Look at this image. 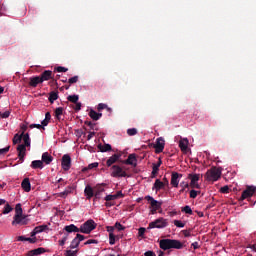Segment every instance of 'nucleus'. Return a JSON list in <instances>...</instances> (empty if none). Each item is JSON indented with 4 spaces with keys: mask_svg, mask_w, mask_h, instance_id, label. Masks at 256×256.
Segmentation results:
<instances>
[{
    "mask_svg": "<svg viewBox=\"0 0 256 256\" xmlns=\"http://www.w3.org/2000/svg\"><path fill=\"white\" fill-rule=\"evenodd\" d=\"M22 139L24 144H19L17 146L18 151V163H23L25 161V155H27V147H31V138H29V133L22 132Z\"/></svg>",
    "mask_w": 256,
    "mask_h": 256,
    "instance_id": "nucleus-1",
    "label": "nucleus"
},
{
    "mask_svg": "<svg viewBox=\"0 0 256 256\" xmlns=\"http://www.w3.org/2000/svg\"><path fill=\"white\" fill-rule=\"evenodd\" d=\"M160 249L169 251V249H183V243L175 239H162L159 241Z\"/></svg>",
    "mask_w": 256,
    "mask_h": 256,
    "instance_id": "nucleus-2",
    "label": "nucleus"
},
{
    "mask_svg": "<svg viewBox=\"0 0 256 256\" xmlns=\"http://www.w3.org/2000/svg\"><path fill=\"white\" fill-rule=\"evenodd\" d=\"M168 225H169V220L163 217H160L150 222L148 225V229H165V227H168Z\"/></svg>",
    "mask_w": 256,
    "mask_h": 256,
    "instance_id": "nucleus-3",
    "label": "nucleus"
},
{
    "mask_svg": "<svg viewBox=\"0 0 256 256\" xmlns=\"http://www.w3.org/2000/svg\"><path fill=\"white\" fill-rule=\"evenodd\" d=\"M205 177L207 181H219V179H221V168L212 167L206 172Z\"/></svg>",
    "mask_w": 256,
    "mask_h": 256,
    "instance_id": "nucleus-4",
    "label": "nucleus"
},
{
    "mask_svg": "<svg viewBox=\"0 0 256 256\" xmlns=\"http://www.w3.org/2000/svg\"><path fill=\"white\" fill-rule=\"evenodd\" d=\"M94 229H97V223H95L93 219H89L80 226V233L89 235Z\"/></svg>",
    "mask_w": 256,
    "mask_h": 256,
    "instance_id": "nucleus-5",
    "label": "nucleus"
},
{
    "mask_svg": "<svg viewBox=\"0 0 256 256\" xmlns=\"http://www.w3.org/2000/svg\"><path fill=\"white\" fill-rule=\"evenodd\" d=\"M111 171V177H127V172L119 165H113Z\"/></svg>",
    "mask_w": 256,
    "mask_h": 256,
    "instance_id": "nucleus-6",
    "label": "nucleus"
},
{
    "mask_svg": "<svg viewBox=\"0 0 256 256\" xmlns=\"http://www.w3.org/2000/svg\"><path fill=\"white\" fill-rule=\"evenodd\" d=\"M255 193H256L255 186H247L246 189L242 192L240 201H245V199H251V197H253Z\"/></svg>",
    "mask_w": 256,
    "mask_h": 256,
    "instance_id": "nucleus-7",
    "label": "nucleus"
},
{
    "mask_svg": "<svg viewBox=\"0 0 256 256\" xmlns=\"http://www.w3.org/2000/svg\"><path fill=\"white\" fill-rule=\"evenodd\" d=\"M199 174H189L188 179H190V187L192 189H201V186L199 185Z\"/></svg>",
    "mask_w": 256,
    "mask_h": 256,
    "instance_id": "nucleus-8",
    "label": "nucleus"
},
{
    "mask_svg": "<svg viewBox=\"0 0 256 256\" xmlns=\"http://www.w3.org/2000/svg\"><path fill=\"white\" fill-rule=\"evenodd\" d=\"M12 225L17 227V225H27V216L21 215H14Z\"/></svg>",
    "mask_w": 256,
    "mask_h": 256,
    "instance_id": "nucleus-9",
    "label": "nucleus"
},
{
    "mask_svg": "<svg viewBox=\"0 0 256 256\" xmlns=\"http://www.w3.org/2000/svg\"><path fill=\"white\" fill-rule=\"evenodd\" d=\"M61 166L64 171H69V169H71V156H69V154H64L62 156Z\"/></svg>",
    "mask_w": 256,
    "mask_h": 256,
    "instance_id": "nucleus-10",
    "label": "nucleus"
},
{
    "mask_svg": "<svg viewBox=\"0 0 256 256\" xmlns=\"http://www.w3.org/2000/svg\"><path fill=\"white\" fill-rule=\"evenodd\" d=\"M154 149L155 153H163V149H165V140L162 137L157 138Z\"/></svg>",
    "mask_w": 256,
    "mask_h": 256,
    "instance_id": "nucleus-11",
    "label": "nucleus"
},
{
    "mask_svg": "<svg viewBox=\"0 0 256 256\" xmlns=\"http://www.w3.org/2000/svg\"><path fill=\"white\" fill-rule=\"evenodd\" d=\"M181 177H183V174H180L178 172H172L171 175V186L172 187H179V179H181Z\"/></svg>",
    "mask_w": 256,
    "mask_h": 256,
    "instance_id": "nucleus-12",
    "label": "nucleus"
},
{
    "mask_svg": "<svg viewBox=\"0 0 256 256\" xmlns=\"http://www.w3.org/2000/svg\"><path fill=\"white\" fill-rule=\"evenodd\" d=\"M145 200H146V201H149V203H150L152 209H161L162 203L159 202V201H157V200H155V199H153L152 196H150V195L145 196Z\"/></svg>",
    "mask_w": 256,
    "mask_h": 256,
    "instance_id": "nucleus-13",
    "label": "nucleus"
},
{
    "mask_svg": "<svg viewBox=\"0 0 256 256\" xmlns=\"http://www.w3.org/2000/svg\"><path fill=\"white\" fill-rule=\"evenodd\" d=\"M125 165H132V167H137V156L135 154H129L128 158L124 160Z\"/></svg>",
    "mask_w": 256,
    "mask_h": 256,
    "instance_id": "nucleus-14",
    "label": "nucleus"
},
{
    "mask_svg": "<svg viewBox=\"0 0 256 256\" xmlns=\"http://www.w3.org/2000/svg\"><path fill=\"white\" fill-rule=\"evenodd\" d=\"M163 164V161H161V158H159L158 163H153L152 164V173L151 177L154 179V177L157 176V173H159V167Z\"/></svg>",
    "mask_w": 256,
    "mask_h": 256,
    "instance_id": "nucleus-15",
    "label": "nucleus"
},
{
    "mask_svg": "<svg viewBox=\"0 0 256 256\" xmlns=\"http://www.w3.org/2000/svg\"><path fill=\"white\" fill-rule=\"evenodd\" d=\"M42 164L45 163V165H51L53 163V156L49 154V152H44L42 154Z\"/></svg>",
    "mask_w": 256,
    "mask_h": 256,
    "instance_id": "nucleus-16",
    "label": "nucleus"
},
{
    "mask_svg": "<svg viewBox=\"0 0 256 256\" xmlns=\"http://www.w3.org/2000/svg\"><path fill=\"white\" fill-rule=\"evenodd\" d=\"M40 83H43L41 76H34V77H30L29 79L30 87H37V85H39Z\"/></svg>",
    "mask_w": 256,
    "mask_h": 256,
    "instance_id": "nucleus-17",
    "label": "nucleus"
},
{
    "mask_svg": "<svg viewBox=\"0 0 256 256\" xmlns=\"http://www.w3.org/2000/svg\"><path fill=\"white\" fill-rule=\"evenodd\" d=\"M64 231H66L67 233H81L80 228L75 226V224H70L68 226H65Z\"/></svg>",
    "mask_w": 256,
    "mask_h": 256,
    "instance_id": "nucleus-18",
    "label": "nucleus"
},
{
    "mask_svg": "<svg viewBox=\"0 0 256 256\" xmlns=\"http://www.w3.org/2000/svg\"><path fill=\"white\" fill-rule=\"evenodd\" d=\"M105 191V184L97 185L95 188V199H101V193Z\"/></svg>",
    "mask_w": 256,
    "mask_h": 256,
    "instance_id": "nucleus-19",
    "label": "nucleus"
},
{
    "mask_svg": "<svg viewBox=\"0 0 256 256\" xmlns=\"http://www.w3.org/2000/svg\"><path fill=\"white\" fill-rule=\"evenodd\" d=\"M40 79L43 81H49V79H53V72L50 70H46L44 71L41 75H40Z\"/></svg>",
    "mask_w": 256,
    "mask_h": 256,
    "instance_id": "nucleus-20",
    "label": "nucleus"
},
{
    "mask_svg": "<svg viewBox=\"0 0 256 256\" xmlns=\"http://www.w3.org/2000/svg\"><path fill=\"white\" fill-rule=\"evenodd\" d=\"M88 115L93 121H99L103 117V113H98L93 109L90 110Z\"/></svg>",
    "mask_w": 256,
    "mask_h": 256,
    "instance_id": "nucleus-21",
    "label": "nucleus"
},
{
    "mask_svg": "<svg viewBox=\"0 0 256 256\" xmlns=\"http://www.w3.org/2000/svg\"><path fill=\"white\" fill-rule=\"evenodd\" d=\"M118 159H121V154H113V155L106 161L107 167H111V165H114V163H115Z\"/></svg>",
    "mask_w": 256,
    "mask_h": 256,
    "instance_id": "nucleus-22",
    "label": "nucleus"
},
{
    "mask_svg": "<svg viewBox=\"0 0 256 256\" xmlns=\"http://www.w3.org/2000/svg\"><path fill=\"white\" fill-rule=\"evenodd\" d=\"M45 253V248H36L34 250H30L27 253V256H37V255H43Z\"/></svg>",
    "mask_w": 256,
    "mask_h": 256,
    "instance_id": "nucleus-23",
    "label": "nucleus"
},
{
    "mask_svg": "<svg viewBox=\"0 0 256 256\" xmlns=\"http://www.w3.org/2000/svg\"><path fill=\"white\" fill-rule=\"evenodd\" d=\"M179 147H180L181 151H183V153H185L187 151V149H189V140H187V138L180 140Z\"/></svg>",
    "mask_w": 256,
    "mask_h": 256,
    "instance_id": "nucleus-24",
    "label": "nucleus"
},
{
    "mask_svg": "<svg viewBox=\"0 0 256 256\" xmlns=\"http://www.w3.org/2000/svg\"><path fill=\"white\" fill-rule=\"evenodd\" d=\"M21 187L26 191V193H29V191H31V181L29 180V178H25L22 181Z\"/></svg>",
    "mask_w": 256,
    "mask_h": 256,
    "instance_id": "nucleus-25",
    "label": "nucleus"
},
{
    "mask_svg": "<svg viewBox=\"0 0 256 256\" xmlns=\"http://www.w3.org/2000/svg\"><path fill=\"white\" fill-rule=\"evenodd\" d=\"M30 167L32 169H43L44 165H43V161L41 160H34L31 162Z\"/></svg>",
    "mask_w": 256,
    "mask_h": 256,
    "instance_id": "nucleus-26",
    "label": "nucleus"
},
{
    "mask_svg": "<svg viewBox=\"0 0 256 256\" xmlns=\"http://www.w3.org/2000/svg\"><path fill=\"white\" fill-rule=\"evenodd\" d=\"M98 149L101 151V153H107L108 151H112L111 144H98Z\"/></svg>",
    "mask_w": 256,
    "mask_h": 256,
    "instance_id": "nucleus-27",
    "label": "nucleus"
},
{
    "mask_svg": "<svg viewBox=\"0 0 256 256\" xmlns=\"http://www.w3.org/2000/svg\"><path fill=\"white\" fill-rule=\"evenodd\" d=\"M84 193L87 196V199L95 197V192L93 191V188L91 186H86Z\"/></svg>",
    "mask_w": 256,
    "mask_h": 256,
    "instance_id": "nucleus-28",
    "label": "nucleus"
},
{
    "mask_svg": "<svg viewBox=\"0 0 256 256\" xmlns=\"http://www.w3.org/2000/svg\"><path fill=\"white\" fill-rule=\"evenodd\" d=\"M163 187H165V183L161 182V180L159 179H156L152 189H156V191H161Z\"/></svg>",
    "mask_w": 256,
    "mask_h": 256,
    "instance_id": "nucleus-29",
    "label": "nucleus"
},
{
    "mask_svg": "<svg viewBox=\"0 0 256 256\" xmlns=\"http://www.w3.org/2000/svg\"><path fill=\"white\" fill-rule=\"evenodd\" d=\"M57 99H59V94L55 91L50 92L49 98H48L49 102L55 103V101H57Z\"/></svg>",
    "mask_w": 256,
    "mask_h": 256,
    "instance_id": "nucleus-30",
    "label": "nucleus"
},
{
    "mask_svg": "<svg viewBox=\"0 0 256 256\" xmlns=\"http://www.w3.org/2000/svg\"><path fill=\"white\" fill-rule=\"evenodd\" d=\"M180 187H182V189L179 190V195H181L182 193H185L186 189H189V182L182 181L180 183Z\"/></svg>",
    "mask_w": 256,
    "mask_h": 256,
    "instance_id": "nucleus-31",
    "label": "nucleus"
},
{
    "mask_svg": "<svg viewBox=\"0 0 256 256\" xmlns=\"http://www.w3.org/2000/svg\"><path fill=\"white\" fill-rule=\"evenodd\" d=\"M71 193V187H68L65 189V191L60 192L58 194V197H61L62 199H65V197H67V195H69Z\"/></svg>",
    "mask_w": 256,
    "mask_h": 256,
    "instance_id": "nucleus-32",
    "label": "nucleus"
},
{
    "mask_svg": "<svg viewBox=\"0 0 256 256\" xmlns=\"http://www.w3.org/2000/svg\"><path fill=\"white\" fill-rule=\"evenodd\" d=\"M23 139V135L15 134L13 137V145H17L18 143H21Z\"/></svg>",
    "mask_w": 256,
    "mask_h": 256,
    "instance_id": "nucleus-33",
    "label": "nucleus"
},
{
    "mask_svg": "<svg viewBox=\"0 0 256 256\" xmlns=\"http://www.w3.org/2000/svg\"><path fill=\"white\" fill-rule=\"evenodd\" d=\"M11 211H13V207H11V205H9V203H7L4 206L2 213H3V215H9V213H11Z\"/></svg>",
    "mask_w": 256,
    "mask_h": 256,
    "instance_id": "nucleus-34",
    "label": "nucleus"
},
{
    "mask_svg": "<svg viewBox=\"0 0 256 256\" xmlns=\"http://www.w3.org/2000/svg\"><path fill=\"white\" fill-rule=\"evenodd\" d=\"M80 243L81 242L75 237L70 244V249H77Z\"/></svg>",
    "mask_w": 256,
    "mask_h": 256,
    "instance_id": "nucleus-35",
    "label": "nucleus"
},
{
    "mask_svg": "<svg viewBox=\"0 0 256 256\" xmlns=\"http://www.w3.org/2000/svg\"><path fill=\"white\" fill-rule=\"evenodd\" d=\"M67 100L70 101V103H77L79 101V95H70L67 97Z\"/></svg>",
    "mask_w": 256,
    "mask_h": 256,
    "instance_id": "nucleus-36",
    "label": "nucleus"
},
{
    "mask_svg": "<svg viewBox=\"0 0 256 256\" xmlns=\"http://www.w3.org/2000/svg\"><path fill=\"white\" fill-rule=\"evenodd\" d=\"M15 215H23V208L21 207V203L16 204Z\"/></svg>",
    "mask_w": 256,
    "mask_h": 256,
    "instance_id": "nucleus-37",
    "label": "nucleus"
},
{
    "mask_svg": "<svg viewBox=\"0 0 256 256\" xmlns=\"http://www.w3.org/2000/svg\"><path fill=\"white\" fill-rule=\"evenodd\" d=\"M61 115H63V107H58L55 110V117L57 119H61Z\"/></svg>",
    "mask_w": 256,
    "mask_h": 256,
    "instance_id": "nucleus-38",
    "label": "nucleus"
},
{
    "mask_svg": "<svg viewBox=\"0 0 256 256\" xmlns=\"http://www.w3.org/2000/svg\"><path fill=\"white\" fill-rule=\"evenodd\" d=\"M182 211L186 213L187 215H193V210L191 209V206L186 205L182 208Z\"/></svg>",
    "mask_w": 256,
    "mask_h": 256,
    "instance_id": "nucleus-39",
    "label": "nucleus"
},
{
    "mask_svg": "<svg viewBox=\"0 0 256 256\" xmlns=\"http://www.w3.org/2000/svg\"><path fill=\"white\" fill-rule=\"evenodd\" d=\"M127 135H129V137H133V136L137 135V129L136 128H129L127 130Z\"/></svg>",
    "mask_w": 256,
    "mask_h": 256,
    "instance_id": "nucleus-40",
    "label": "nucleus"
},
{
    "mask_svg": "<svg viewBox=\"0 0 256 256\" xmlns=\"http://www.w3.org/2000/svg\"><path fill=\"white\" fill-rule=\"evenodd\" d=\"M55 71H57V73H67V71H69V69L66 67H63V66H58L55 68Z\"/></svg>",
    "mask_w": 256,
    "mask_h": 256,
    "instance_id": "nucleus-41",
    "label": "nucleus"
},
{
    "mask_svg": "<svg viewBox=\"0 0 256 256\" xmlns=\"http://www.w3.org/2000/svg\"><path fill=\"white\" fill-rule=\"evenodd\" d=\"M36 230V233H43V231H45V229H47V225H41V226H37L34 228Z\"/></svg>",
    "mask_w": 256,
    "mask_h": 256,
    "instance_id": "nucleus-42",
    "label": "nucleus"
},
{
    "mask_svg": "<svg viewBox=\"0 0 256 256\" xmlns=\"http://www.w3.org/2000/svg\"><path fill=\"white\" fill-rule=\"evenodd\" d=\"M104 200H105L106 202L115 201V200H117V196H115V194H113V195L109 194V195H107V196L104 198Z\"/></svg>",
    "mask_w": 256,
    "mask_h": 256,
    "instance_id": "nucleus-43",
    "label": "nucleus"
},
{
    "mask_svg": "<svg viewBox=\"0 0 256 256\" xmlns=\"http://www.w3.org/2000/svg\"><path fill=\"white\" fill-rule=\"evenodd\" d=\"M174 225L176 227H179L180 229H182L183 227H185V223L181 220H174Z\"/></svg>",
    "mask_w": 256,
    "mask_h": 256,
    "instance_id": "nucleus-44",
    "label": "nucleus"
},
{
    "mask_svg": "<svg viewBox=\"0 0 256 256\" xmlns=\"http://www.w3.org/2000/svg\"><path fill=\"white\" fill-rule=\"evenodd\" d=\"M114 229H117L118 231H125V226H122L121 223L116 222L114 225Z\"/></svg>",
    "mask_w": 256,
    "mask_h": 256,
    "instance_id": "nucleus-45",
    "label": "nucleus"
},
{
    "mask_svg": "<svg viewBox=\"0 0 256 256\" xmlns=\"http://www.w3.org/2000/svg\"><path fill=\"white\" fill-rule=\"evenodd\" d=\"M97 243H99V241L98 240H96V239H89V240H87L85 243H84V245H97Z\"/></svg>",
    "mask_w": 256,
    "mask_h": 256,
    "instance_id": "nucleus-46",
    "label": "nucleus"
},
{
    "mask_svg": "<svg viewBox=\"0 0 256 256\" xmlns=\"http://www.w3.org/2000/svg\"><path fill=\"white\" fill-rule=\"evenodd\" d=\"M199 193H201V192H198L196 190H191L190 191V198L191 199H197V195H199Z\"/></svg>",
    "mask_w": 256,
    "mask_h": 256,
    "instance_id": "nucleus-47",
    "label": "nucleus"
},
{
    "mask_svg": "<svg viewBox=\"0 0 256 256\" xmlns=\"http://www.w3.org/2000/svg\"><path fill=\"white\" fill-rule=\"evenodd\" d=\"M109 244L115 245V234H113V233L109 234Z\"/></svg>",
    "mask_w": 256,
    "mask_h": 256,
    "instance_id": "nucleus-48",
    "label": "nucleus"
},
{
    "mask_svg": "<svg viewBox=\"0 0 256 256\" xmlns=\"http://www.w3.org/2000/svg\"><path fill=\"white\" fill-rule=\"evenodd\" d=\"M77 81H79V76H74L68 80V83L73 85L74 83H77Z\"/></svg>",
    "mask_w": 256,
    "mask_h": 256,
    "instance_id": "nucleus-49",
    "label": "nucleus"
},
{
    "mask_svg": "<svg viewBox=\"0 0 256 256\" xmlns=\"http://www.w3.org/2000/svg\"><path fill=\"white\" fill-rule=\"evenodd\" d=\"M30 129H45V127L42 126V124H31Z\"/></svg>",
    "mask_w": 256,
    "mask_h": 256,
    "instance_id": "nucleus-50",
    "label": "nucleus"
},
{
    "mask_svg": "<svg viewBox=\"0 0 256 256\" xmlns=\"http://www.w3.org/2000/svg\"><path fill=\"white\" fill-rule=\"evenodd\" d=\"M103 109H107V104L99 103L97 107V111L101 112Z\"/></svg>",
    "mask_w": 256,
    "mask_h": 256,
    "instance_id": "nucleus-51",
    "label": "nucleus"
},
{
    "mask_svg": "<svg viewBox=\"0 0 256 256\" xmlns=\"http://www.w3.org/2000/svg\"><path fill=\"white\" fill-rule=\"evenodd\" d=\"M11 115V111L7 110L4 113H2L0 115V117H2V119H8V117Z\"/></svg>",
    "mask_w": 256,
    "mask_h": 256,
    "instance_id": "nucleus-52",
    "label": "nucleus"
},
{
    "mask_svg": "<svg viewBox=\"0 0 256 256\" xmlns=\"http://www.w3.org/2000/svg\"><path fill=\"white\" fill-rule=\"evenodd\" d=\"M65 255L66 256H77V250L76 251L66 250Z\"/></svg>",
    "mask_w": 256,
    "mask_h": 256,
    "instance_id": "nucleus-53",
    "label": "nucleus"
},
{
    "mask_svg": "<svg viewBox=\"0 0 256 256\" xmlns=\"http://www.w3.org/2000/svg\"><path fill=\"white\" fill-rule=\"evenodd\" d=\"M9 149H11L10 146L0 149V155H5L6 153H9Z\"/></svg>",
    "mask_w": 256,
    "mask_h": 256,
    "instance_id": "nucleus-54",
    "label": "nucleus"
},
{
    "mask_svg": "<svg viewBox=\"0 0 256 256\" xmlns=\"http://www.w3.org/2000/svg\"><path fill=\"white\" fill-rule=\"evenodd\" d=\"M76 239L78 240V242L81 243V241H85V239H87V237H85L84 235H81V234H76Z\"/></svg>",
    "mask_w": 256,
    "mask_h": 256,
    "instance_id": "nucleus-55",
    "label": "nucleus"
},
{
    "mask_svg": "<svg viewBox=\"0 0 256 256\" xmlns=\"http://www.w3.org/2000/svg\"><path fill=\"white\" fill-rule=\"evenodd\" d=\"M66 242H67V235L64 236L61 240H59V245L63 247V245H65Z\"/></svg>",
    "mask_w": 256,
    "mask_h": 256,
    "instance_id": "nucleus-56",
    "label": "nucleus"
},
{
    "mask_svg": "<svg viewBox=\"0 0 256 256\" xmlns=\"http://www.w3.org/2000/svg\"><path fill=\"white\" fill-rule=\"evenodd\" d=\"M145 231H146L145 228H143V227L139 228V230H138V235H139L140 237H143V236L145 235Z\"/></svg>",
    "mask_w": 256,
    "mask_h": 256,
    "instance_id": "nucleus-57",
    "label": "nucleus"
},
{
    "mask_svg": "<svg viewBox=\"0 0 256 256\" xmlns=\"http://www.w3.org/2000/svg\"><path fill=\"white\" fill-rule=\"evenodd\" d=\"M97 167H99V163L97 162H94L88 165V169H95Z\"/></svg>",
    "mask_w": 256,
    "mask_h": 256,
    "instance_id": "nucleus-58",
    "label": "nucleus"
},
{
    "mask_svg": "<svg viewBox=\"0 0 256 256\" xmlns=\"http://www.w3.org/2000/svg\"><path fill=\"white\" fill-rule=\"evenodd\" d=\"M220 192H222V193H224V194H225V193H229V186L226 185V186H224V187H221V188H220Z\"/></svg>",
    "mask_w": 256,
    "mask_h": 256,
    "instance_id": "nucleus-59",
    "label": "nucleus"
},
{
    "mask_svg": "<svg viewBox=\"0 0 256 256\" xmlns=\"http://www.w3.org/2000/svg\"><path fill=\"white\" fill-rule=\"evenodd\" d=\"M84 124L90 127V129H95V124H93L91 121H85Z\"/></svg>",
    "mask_w": 256,
    "mask_h": 256,
    "instance_id": "nucleus-60",
    "label": "nucleus"
},
{
    "mask_svg": "<svg viewBox=\"0 0 256 256\" xmlns=\"http://www.w3.org/2000/svg\"><path fill=\"white\" fill-rule=\"evenodd\" d=\"M144 256H156L155 252L149 250L144 253Z\"/></svg>",
    "mask_w": 256,
    "mask_h": 256,
    "instance_id": "nucleus-61",
    "label": "nucleus"
},
{
    "mask_svg": "<svg viewBox=\"0 0 256 256\" xmlns=\"http://www.w3.org/2000/svg\"><path fill=\"white\" fill-rule=\"evenodd\" d=\"M75 104H76L74 107L75 111H81V102H76Z\"/></svg>",
    "mask_w": 256,
    "mask_h": 256,
    "instance_id": "nucleus-62",
    "label": "nucleus"
},
{
    "mask_svg": "<svg viewBox=\"0 0 256 256\" xmlns=\"http://www.w3.org/2000/svg\"><path fill=\"white\" fill-rule=\"evenodd\" d=\"M182 233L184 237H191V232L189 230H183Z\"/></svg>",
    "mask_w": 256,
    "mask_h": 256,
    "instance_id": "nucleus-63",
    "label": "nucleus"
},
{
    "mask_svg": "<svg viewBox=\"0 0 256 256\" xmlns=\"http://www.w3.org/2000/svg\"><path fill=\"white\" fill-rule=\"evenodd\" d=\"M191 247H193V249H199V242H194L191 244Z\"/></svg>",
    "mask_w": 256,
    "mask_h": 256,
    "instance_id": "nucleus-64",
    "label": "nucleus"
}]
</instances>
